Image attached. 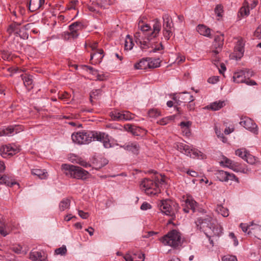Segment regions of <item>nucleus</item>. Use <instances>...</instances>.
<instances>
[{
	"mask_svg": "<svg viewBox=\"0 0 261 261\" xmlns=\"http://www.w3.org/2000/svg\"><path fill=\"white\" fill-rule=\"evenodd\" d=\"M138 28L141 31L137 32L134 34V37L136 43L139 45L142 50H145L150 47L152 48L150 53H155L158 50L163 49V45L160 43L159 47H153L154 39L156 38L161 30V24L157 19L153 20L152 25L153 30L148 24H143L140 21L138 23Z\"/></svg>",
	"mask_w": 261,
	"mask_h": 261,
	"instance_id": "f257e3e1",
	"label": "nucleus"
},
{
	"mask_svg": "<svg viewBox=\"0 0 261 261\" xmlns=\"http://www.w3.org/2000/svg\"><path fill=\"white\" fill-rule=\"evenodd\" d=\"M71 139L73 142L78 144H87L96 140L102 142L106 148L112 147L109 135L103 132L83 130L73 133L71 135Z\"/></svg>",
	"mask_w": 261,
	"mask_h": 261,
	"instance_id": "f03ea898",
	"label": "nucleus"
},
{
	"mask_svg": "<svg viewBox=\"0 0 261 261\" xmlns=\"http://www.w3.org/2000/svg\"><path fill=\"white\" fill-rule=\"evenodd\" d=\"M214 221L213 218L210 216L198 218L196 221L197 226L200 225V228L203 229L205 234L209 239L210 244L212 246H214V243L211 238L219 237L222 232V228L216 225Z\"/></svg>",
	"mask_w": 261,
	"mask_h": 261,
	"instance_id": "7ed1b4c3",
	"label": "nucleus"
},
{
	"mask_svg": "<svg viewBox=\"0 0 261 261\" xmlns=\"http://www.w3.org/2000/svg\"><path fill=\"white\" fill-rule=\"evenodd\" d=\"M61 169L66 175L73 178L85 180L89 175V172L86 170L73 165L63 164Z\"/></svg>",
	"mask_w": 261,
	"mask_h": 261,
	"instance_id": "20e7f679",
	"label": "nucleus"
},
{
	"mask_svg": "<svg viewBox=\"0 0 261 261\" xmlns=\"http://www.w3.org/2000/svg\"><path fill=\"white\" fill-rule=\"evenodd\" d=\"M159 240L164 245L170 246L173 249L178 248L182 244L180 233L175 229L168 232Z\"/></svg>",
	"mask_w": 261,
	"mask_h": 261,
	"instance_id": "39448f33",
	"label": "nucleus"
},
{
	"mask_svg": "<svg viewBox=\"0 0 261 261\" xmlns=\"http://www.w3.org/2000/svg\"><path fill=\"white\" fill-rule=\"evenodd\" d=\"M162 213L170 217L169 223H171L176 217V214L178 211V205L170 200H163L158 203Z\"/></svg>",
	"mask_w": 261,
	"mask_h": 261,
	"instance_id": "423d86ee",
	"label": "nucleus"
},
{
	"mask_svg": "<svg viewBox=\"0 0 261 261\" xmlns=\"http://www.w3.org/2000/svg\"><path fill=\"white\" fill-rule=\"evenodd\" d=\"M163 18V31L162 34L163 39L166 41L170 39V37L174 35V23L171 17L168 14H164Z\"/></svg>",
	"mask_w": 261,
	"mask_h": 261,
	"instance_id": "0eeeda50",
	"label": "nucleus"
},
{
	"mask_svg": "<svg viewBox=\"0 0 261 261\" xmlns=\"http://www.w3.org/2000/svg\"><path fill=\"white\" fill-rule=\"evenodd\" d=\"M141 189L144 191L145 193L150 196L155 195L160 192V189L158 188V183L154 180L148 178L144 179L140 184Z\"/></svg>",
	"mask_w": 261,
	"mask_h": 261,
	"instance_id": "6e6552de",
	"label": "nucleus"
},
{
	"mask_svg": "<svg viewBox=\"0 0 261 261\" xmlns=\"http://www.w3.org/2000/svg\"><path fill=\"white\" fill-rule=\"evenodd\" d=\"M83 28V25L81 22L76 21L69 26V32H64L63 37L65 39H69L70 38L75 39L79 35V32Z\"/></svg>",
	"mask_w": 261,
	"mask_h": 261,
	"instance_id": "1a4fd4ad",
	"label": "nucleus"
},
{
	"mask_svg": "<svg viewBox=\"0 0 261 261\" xmlns=\"http://www.w3.org/2000/svg\"><path fill=\"white\" fill-rule=\"evenodd\" d=\"M19 151V147L13 144L3 145L0 148V154L4 158L12 156Z\"/></svg>",
	"mask_w": 261,
	"mask_h": 261,
	"instance_id": "9d476101",
	"label": "nucleus"
},
{
	"mask_svg": "<svg viewBox=\"0 0 261 261\" xmlns=\"http://www.w3.org/2000/svg\"><path fill=\"white\" fill-rule=\"evenodd\" d=\"M240 124L254 135H257L258 133L257 125L249 117H245L241 118Z\"/></svg>",
	"mask_w": 261,
	"mask_h": 261,
	"instance_id": "9b49d317",
	"label": "nucleus"
},
{
	"mask_svg": "<svg viewBox=\"0 0 261 261\" xmlns=\"http://www.w3.org/2000/svg\"><path fill=\"white\" fill-rule=\"evenodd\" d=\"M23 129V127L22 125H11L0 129V136H13L22 131Z\"/></svg>",
	"mask_w": 261,
	"mask_h": 261,
	"instance_id": "f8f14e48",
	"label": "nucleus"
},
{
	"mask_svg": "<svg viewBox=\"0 0 261 261\" xmlns=\"http://www.w3.org/2000/svg\"><path fill=\"white\" fill-rule=\"evenodd\" d=\"M216 177L220 181L227 182L229 180L238 181V178L232 173L223 170H218L215 173Z\"/></svg>",
	"mask_w": 261,
	"mask_h": 261,
	"instance_id": "ddd939ff",
	"label": "nucleus"
},
{
	"mask_svg": "<svg viewBox=\"0 0 261 261\" xmlns=\"http://www.w3.org/2000/svg\"><path fill=\"white\" fill-rule=\"evenodd\" d=\"M244 73L243 70H240L234 73L233 82L236 83H245L249 86L256 85V83L253 80H247L244 77Z\"/></svg>",
	"mask_w": 261,
	"mask_h": 261,
	"instance_id": "4468645a",
	"label": "nucleus"
},
{
	"mask_svg": "<svg viewBox=\"0 0 261 261\" xmlns=\"http://www.w3.org/2000/svg\"><path fill=\"white\" fill-rule=\"evenodd\" d=\"M178 148L182 153L191 158L198 157L201 153V152L195 149L191 148L189 145L185 144H180Z\"/></svg>",
	"mask_w": 261,
	"mask_h": 261,
	"instance_id": "2eb2a0df",
	"label": "nucleus"
},
{
	"mask_svg": "<svg viewBox=\"0 0 261 261\" xmlns=\"http://www.w3.org/2000/svg\"><path fill=\"white\" fill-rule=\"evenodd\" d=\"M103 57V50L102 49H99L97 51H93L91 54L90 57V60L92 61V64H96L100 63Z\"/></svg>",
	"mask_w": 261,
	"mask_h": 261,
	"instance_id": "dca6fc26",
	"label": "nucleus"
},
{
	"mask_svg": "<svg viewBox=\"0 0 261 261\" xmlns=\"http://www.w3.org/2000/svg\"><path fill=\"white\" fill-rule=\"evenodd\" d=\"M189 94V93L187 92H183L179 94L177 97H174V99L176 101L178 105H180L181 102H186L189 101L191 102L194 100L193 95H189V97H187L185 95Z\"/></svg>",
	"mask_w": 261,
	"mask_h": 261,
	"instance_id": "f3484780",
	"label": "nucleus"
},
{
	"mask_svg": "<svg viewBox=\"0 0 261 261\" xmlns=\"http://www.w3.org/2000/svg\"><path fill=\"white\" fill-rule=\"evenodd\" d=\"M126 261H144L145 254L141 252H137L131 255L129 254H126L123 256Z\"/></svg>",
	"mask_w": 261,
	"mask_h": 261,
	"instance_id": "a211bd4d",
	"label": "nucleus"
},
{
	"mask_svg": "<svg viewBox=\"0 0 261 261\" xmlns=\"http://www.w3.org/2000/svg\"><path fill=\"white\" fill-rule=\"evenodd\" d=\"M30 258L34 261H47V256L44 252L40 251H32L30 254Z\"/></svg>",
	"mask_w": 261,
	"mask_h": 261,
	"instance_id": "6ab92c4d",
	"label": "nucleus"
},
{
	"mask_svg": "<svg viewBox=\"0 0 261 261\" xmlns=\"http://www.w3.org/2000/svg\"><path fill=\"white\" fill-rule=\"evenodd\" d=\"M20 77L23 81L24 86L28 90H30L33 88L34 85L32 75L27 74H21Z\"/></svg>",
	"mask_w": 261,
	"mask_h": 261,
	"instance_id": "aec40b11",
	"label": "nucleus"
},
{
	"mask_svg": "<svg viewBox=\"0 0 261 261\" xmlns=\"http://www.w3.org/2000/svg\"><path fill=\"white\" fill-rule=\"evenodd\" d=\"M244 42L242 39L238 40L235 47L234 51L237 58L241 59L244 53Z\"/></svg>",
	"mask_w": 261,
	"mask_h": 261,
	"instance_id": "412c9836",
	"label": "nucleus"
},
{
	"mask_svg": "<svg viewBox=\"0 0 261 261\" xmlns=\"http://www.w3.org/2000/svg\"><path fill=\"white\" fill-rule=\"evenodd\" d=\"M121 147L135 154H138L139 149V146L136 142H128L123 146H121Z\"/></svg>",
	"mask_w": 261,
	"mask_h": 261,
	"instance_id": "4be33fe9",
	"label": "nucleus"
},
{
	"mask_svg": "<svg viewBox=\"0 0 261 261\" xmlns=\"http://www.w3.org/2000/svg\"><path fill=\"white\" fill-rule=\"evenodd\" d=\"M45 3V0H30L29 10L34 12L40 8Z\"/></svg>",
	"mask_w": 261,
	"mask_h": 261,
	"instance_id": "5701e85b",
	"label": "nucleus"
},
{
	"mask_svg": "<svg viewBox=\"0 0 261 261\" xmlns=\"http://www.w3.org/2000/svg\"><path fill=\"white\" fill-rule=\"evenodd\" d=\"M197 32L201 35L211 38V29L203 24H199L196 28Z\"/></svg>",
	"mask_w": 261,
	"mask_h": 261,
	"instance_id": "b1692460",
	"label": "nucleus"
},
{
	"mask_svg": "<svg viewBox=\"0 0 261 261\" xmlns=\"http://www.w3.org/2000/svg\"><path fill=\"white\" fill-rule=\"evenodd\" d=\"M134 67L136 69H146L149 68V62L148 59L143 58L140 61L136 63L134 65Z\"/></svg>",
	"mask_w": 261,
	"mask_h": 261,
	"instance_id": "393cba45",
	"label": "nucleus"
},
{
	"mask_svg": "<svg viewBox=\"0 0 261 261\" xmlns=\"http://www.w3.org/2000/svg\"><path fill=\"white\" fill-rule=\"evenodd\" d=\"M248 234H253L259 240H261V225H255L252 226L251 230L248 231Z\"/></svg>",
	"mask_w": 261,
	"mask_h": 261,
	"instance_id": "a878e982",
	"label": "nucleus"
},
{
	"mask_svg": "<svg viewBox=\"0 0 261 261\" xmlns=\"http://www.w3.org/2000/svg\"><path fill=\"white\" fill-rule=\"evenodd\" d=\"M222 165L224 166L227 167L231 169H232L233 171H237L236 170V163H235L232 161L230 159L225 157L223 159V160L220 162Z\"/></svg>",
	"mask_w": 261,
	"mask_h": 261,
	"instance_id": "bb28decb",
	"label": "nucleus"
},
{
	"mask_svg": "<svg viewBox=\"0 0 261 261\" xmlns=\"http://www.w3.org/2000/svg\"><path fill=\"white\" fill-rule=\"evenodd\" d=\"M185 204L194 212L197 203L191 196H188L185 200Z\"/></svg>",
	"mask_w": 261,
	"mask_h": 261,
	"instance_id": "cd10ccee",
	"label": "nucleus"
},
{
	"mask_svg": "<svg viewBox=\"0 0 261 261\" xmlns=\"http://www.w3.org/2000/svg\"><path fill=\"white\" fill-rule=\"evenodd\" d=\"M31 173L41 179H45L47 176V173L45 170L33 169L31 170Z\"/></svg>",
	"mask_w": 261,
	"mask_h": 261,
	"instance_id": "c85d7f7f",
	"label": "nucleus"
},
{
	"mask_svg": "<svg viewBox=\"0 0 261 261\" xmlns=\"http://www.w3.org/2000/svg\"><path fill=\"white\" fill-rule=\"evenodd\" d=\"M224 106V101H215L214 102L211 103L210 105H208L207 108L208 109H211L213 111H217L223 107Z\"/></svg>",
	"mask_w": 261,
	"mask_h": 261,
	"instance_id": "c756f323",
	"label": "nucleus"
},
{
	"mask_svg": "<svg viewBox=\"0 0 261 261\" xmlns=\"http://www.w3.org/2000/svg\"><path fill=\"white\" fill-rule=\"evenodd\" d=\"M102 95V90L101 89L93 90L90 94V102L93 105V98L98 99Z\"/></svg>",
	"mask_w": 261,
	"mask_h": 261,
	"instance_id": "7c9ffc66",
	"label": "nucleus"
},
{
	"mask_svg": "<svg viewBox=\"0 0 261 261\" xmlns=\"http://www.w3.org/2000/svg\"><path fill=\"white\" fill-rule=\"evenodd\" d=\"M216 211L219 214H221L224 217L228 216V210L224 207L221 205H218L216 208Z\"/></svg>",
	"mask_w": 261,
	"mask_h": 261,
	"instance_id": "2f4dec72",
	"label": "nucleus"
},
{
	"mask_svg": "<svg viewBox=\"0 0 261 261\" xmlns=\"http://www.w3.org/2000/svg\"><path fill=\"white\" fill-rule=\"evenodd\" d=\"M149 62V68H155L160 66V62L159 59L148 58Z\"/></svg>",
	"mask_w": 261,
	"mask_h": 261,
	"instance_id": "473e14b6",
	"label": "nucleus"
},
{
	"mask_svg": "<svg viewBox=\"0 0 261 261\" xmlns=\"http://www.w3.org/2000/svg\"><path fill=\"white\" fill-rule=\"evenodd\" d=\"M134 43L133 42L132 38L130 37L129 35L126 36V38L125 40L124 48L125 50H130L133 48Z\"/></svg>",
	"mask_w": 261,
	"mask_h": 261,
	"instance_id": "72a5a7b5",
	"label": "nucleus"
},
{
	"mask_svg": "<svg viewBox=\"0 0 261 261\" xmlns=\"http://www.w3.org/2000/svg\"><path fill=\"white\" fill-rule=\"evenodd\" d=\"M70 204V201L69 199H64L62 200L59 204L60 210L61 211H64L66 209H67L69 207Z\"/></svg>",
	"mask_w": 261,
	"mask_h": 261,
	"instance_id": "f704fd0d",
	"label": "nucleus"
},
{
	"mask_svg": "<svg viewBox=\"0 0 261 261\" xmlns=\"http://www.w3.org/2000/svg\"><path fill=\"white\" fill-rule=\"evenodd\" d=\"M121 120H130L133 119V114L128 111H123L121 112Z\"/></svg>",
	"mask_w": 261,
	"mask_h": 261,
	"instance_id": "c9c22d12",
	"label": "nucleus"
},
{
	"mask_svg": "<svg viewBox=\"0 0 261 261\" xmlns=\"http://www.w3.org/2000/svg\"><path fill=\"white\" fill-rule=\"evenodd\" d=\"M15 184V182L9 181L7 176L5 175H0V184H5L8 186L12 187Z\"/></svg>",
	"mask_w": 261,
	"mask_h": 261,
	"instance_id": "e433bc0d",
	"label": "nucleus"
},
{
	"mask_svg": "<svg viewBox=\"0 0 261 261\" xmlns=\"http://www.w3.org/2000/svg\"><path fill=\"white\" fill-rule=\"evenodd\" d=\"M115 0H99L96 4L100 6L106 8L107 7L112 5Z\"/></svg>",
	"mask_w": 261,
	"mask_h": 261,
	"instance_id": "4c0bfd02",
	"label": "nucleus"
},
{
	"mask_svg": "<svg viewBox=\"0 0 261 261\" xmlns=\"http://www.w3.org/2000/svg\"><path fill=\"white\" fill-rule=\"evenodd\" d=\"M9 30H11V31L15 32V33L19 34V36L23 39H25V38H28V34H27V33H25V34L23 33L22 34V35H21L19 33H21V29H19V30L18 31L17 27H16L15 25H14V26H13L12 25H10V28L8 30V31H9Z\"/></svg>",
	"mask_w": 261,
	"mask_h": 261,
	"instance_id": "58836bf2",
	"label": "nucleus"
},
{
	"mask_svg": "<svg viewBox=\"0 0 261 261\" xmlns=\"http://www.w3.org/2000/svg\"><path fill=\"white\" fill-rule=\"evenodd\" d=\"M175 115L170 116L163 118L158 121V123L160 125H166L169 123V121L173 120L175 118Z\"/></svg>",
	"mask_w": 261,
	"mask_h": 261,
	"instance_id": "ea45409f",
	"label": "nucleus"
},
{
	"mask_svg": "<svg viewBox=\"0 0 261 261\" xmlns=\"http://www.w3.org/2000/svg\"><path fill=\"white\" fill-rule=\"evenodd\" d=\"M235 153L237 155L241 158L242 159L245 160V157H246V155L248 153V152L246 151V149L240 148V149H237Z\"/></svg>",
	"mask_w": 261,
	"mask_h": 261,
	"instance_id": "a19ab883",
	"label": "nucleus"
},
{
	"mask_svg": "<svg viewBox=\"0 0 261 261\" xmlns=\"http://www.w3.org/2000/svg\"><path fill=\"white\" fill-rule=\"evenodd\" d=\"M67 249L65 246L63 245L61 247L57 248L55 250L56 254L63 255L66 253Z\"/></svg>",
	"mask_w": 261,
	"mask_h": 261,
	"instance_id": "79ce46f5",
	"label": "nucleus"
},
{
	"mask_svg": "<svg viewBox=\"0 0 261 261\" xmlns=\"http://www.w3.org/2000/svg\"><path fill=\"white\" fill-rule=\"evenodd\" d=\"M112 119L115 121L121 120V112L115 111L111 113Z\"/></svg>",
	"mask_w": 261,
	"mask_h": 261,
	"instance_id": "37998d69",
	"label": "nucleus"
},
{
	"mask_svg": "<svg viewBox=\"0 0 261 261\" xmlns=\"http://www.w3.org/2000/svg\"><path fill=\"white\" fill-rule=\"evenodd\" d=\"M243 71L244 73V77L245 80H250L249 79L254 75L253 71L251 70L246 69L243 70Z\"/></svg>",
	"mask_w": 261,
	"mask_h": 261,
	"instance_id": "c03bdc74",
	"label": "nucleus"
},
{
	"mask_svg": "<svg viewBox=\"0 0 261 261\" xmlns=\"http://www.w3.org/2000/svg\"><path fill=\"white\" fill-rule=\"evenodd\" d=\"M244 160L250 164H253L255 163L256 159L254 156L248 152Z\"/></svg>",
	"mask_w": 261,
	"mask_h": 261,
	"instance_id": "a18cd8bd",
	"label": "nucleus"
},
{
	"mask_svg": "<svg viewBox=\"0 0 261 261\" xmlns=\"http://www.w3.org/2000/svg\"><path fill=\"white\" fill-rule=\"evenodd\" d=\"M239 13L242 16H246L249 14V9L247 7L243 6L241 8Z\"/></svg>",
	"mask_w": 261,
	"mask_h": 261,
	"instance_id": "49530a36",
	"label": "nucleus"
},
{
	"mask_svg": "<svg viewBox=\"0 0 261 261\" xmlns=\"http://www.w3.org/2000/svg\"><path fill=\"white\" fill-rule=\"evenodd\" d=\"M246 2L247 4V7L251 9L255 8L258 3L257 0H246Z\"/></svg>",
	"mask_w": 261,
	"mask_h": 261,
	"instance_id": "de8ad7c7",
	"label": "nucleus"
},
{
	"mask_svg": "<svg viewBox=\"0 0 261 261\" xmlns=\"http://www.w3.org/2000/svg\"><path fill=\"white\" fill-rule=\"evenodd\" d=\"M213 46L215 49L212 52L215 55H217L221 51L223 45H219V43L217 42V43H213Z\"/></svg>",
	"mask_w": 261,
	"mask_h": 261,
	"instance_id": "09e8293b",
	"label": "nucleus"
},
{
	"mask_svg": "<svg viewBox=\"0 0 261 261\" xmlns=\"http://www.w3.org/2000/svg\"><path fill=\"white\" fill-rule=\"evenodd\" d=\"M75 163L85 168L90 167V164L89 163L86 162L81 158H77L75 161Z\"/></svg>",
	"mask_w": 261,
	"mask_h": 261,
	"instance_id": "8fccbe9b",
	"label": "nucleus"
},
{
	"mask_svg": "<svg viewBox=\"0 0 261 261\" xmlns=\"http://www.w3.org/2000/svg\"><path fill=\"white\" fill-rule=\"evenodd\" d=\"M148 115L150 117H156L160 115V112L156 109H151L148 111Z\"/></svg>",
	"mask_w": 261,
	"mask_h": 261,
	"instance_id": "3c124183",
	"label": "nucleus"
},
{
	"mask_svg": "<svg viewBox=\"0 0 261 261\" xmlns=\"http://www.w3.org/2000/svg\"><path fill=\"white\" fill-rule=\"evenodd\" d=\"M224 38L223 35H217L215 37V39L213 43H219V45H223Z\"/></svg>",
	"mask_w": 261,
	"mask_h": 261,
	"instance_id": "603ef678",
	"label": "nucleus"
},
{
	"mask_svg": "<svg viewBox=\"0 0 261 261\" xmlns=\"http://www.w3.org/2000/svg\"><path fill=\"white\" fill-rule=\"evenodd\" d=\"M222 261H237V257L233 255H227L222 258Z\"/></svg>",
	"mask_w": 261,
	"mask_h": 261,
	"instance_id": "864d4df0",
	"label": "nucleus"
},
{
	"mask_svg": "<svg viewBox=\"0 0 261 261\" xmlns=\"http://www.w3.org/2000/svg\"><path fill=\"white\" fill-rule=\"evenodd\" d=\"M223 7L221 5H218L215 9V12L219 17L221 16V14L223 12Z\"/></svg>",
	"mask_w": 261,
	"mask_h": 261,
	"instance_id": "5fc2aeb1",
	"label": "nucleus"
},
{
	"mask_svg": "<svg viewBox=\"0 0 261 261\" xmlns=\"http://www.w3.org/2000/svg\"><path fill=\"white\" fill-rule=\"evenodd\" d=\"M253 225H251V226H249L247 225L246 224H243L241 223L240 225V227L242 228V230L245 233L247 232L248 229H249V231L251 230V227Z\"/></svg>",
	"mask_w": 261,
	"mask_h": 261,
	"instance_id": "6e6d98bb",
	"label": "nucleus"
},
{
	"mask_svg": "<svg viewBox=\"0 0 261 261\" xmlns=\"http://www.w3.org/2000/svg\"><path fill=\"white\" fill-rule=\"evenodd\" d=\"M255 37L258 39H261V24L257 28L254 33Z\"/></svg>",
	"mask_w": 261,
	"mask_h": 261,
	"instance_id": "4d7b16f0",
	"label": "nucleus"
},
{
	"mask_svg": "<svg viewBox=\"0 0 261 261\" xmlns=\"http://www.w3.org/2000/svg\"><path fill=\"white\" fill-rule=\"evenodd\" d=\"M78 3L79 1L77 0H72L68 5V9H75V7Z\"/></svg>",
	"mask_w": 261,
	"mask_h": 261,
	"instance_id": "13d9d810",
	"label": "nucleus"
},
{
	"mask_svg": "<svg viewBox=\"0 0 261 261\" xmlns=\"http://www.w3.org/2000/svg\"><path fill=\"white\" fill-rule=\"evenodd\" d=\"M160 177L156 176L154 179L155 182L156 181L158 183V188L159 189V185H162L165 182V179L162 175H160Z\"/></svg>",
	"mask_w": 261,
	"mask_h": 261,
	"instance_id": "bf43d9fd",
	"label": "nucleus"
},
{
	"mask_svg": "<svg viewBox=\"0 0 261 261\" xmlns=\"http://www.w3.org/2000/svg\"><path fill=\"white\" fill-rule=\"evenodd\" d=\"M0 234L4 237L6 236L8 233L5 230V224L4 222V225H1L0 226Z\"/></svg>",
	"mask_w": 261,
	"mask_h": 261,
	"instance_id": "052dcab7",
	"label": "nucleus"
},
{
	"mask_svg": "<svg viewBox=\"0 0 261 261\" xmlns=\"http://www.w3.org/2000/svg\"><path fill=\"white\" fill-rule=\"evenodd\" d=\"M151 208V205L146 202H143L140 207V208L143 211H145V210L150 209Z\"/></svg>",
	"mask_w": 261,
	"mask_h": 261,
	"instance_id": "680f3d73",
	"label": "nucleus"
},
{
	"mask_svg": "<svg viewBox=\"0 0 261 261\" xmlns=\"http://www.w3.org/2000/svg\"><path fill=\"white\" fill-rule=\"evenodd\" d=\"M219 81L218 76H213L208 79L207 82L211 84H216Z\"/></svg>",
	"mask_w": 261,
	"mask_h": 261,
	"instance_id": "e2e57ef3",
	"label": "nucleus"
},
{
	"mask_svg": "<svg viewBox=\"0 0 261 261\" xmlns=\"http://www.w3.org/2000/svg\"><path fill=\"white\" fill-rule=\"evenodd\" d=\"M13 250L14 252L17 254H20L23 252L22 247L19 245L18 246L14 247Z\"/></svg>",
	"mask_w": 261,
	"mask_h": 261,
	"instance_id": "0e129e2a",
	"label": "nucleus"
},
{
	"mask_svg": "<svg viewBox=\"0 0 261 261\" xmlns=\"http://www.w3.org/2000/svg\"><path fill=\"white\" fill-rule=\"evenodd\" d=\"M79 216L83 219H87L88 216L89 214L87 213H85L83 212V211L80 210L79 211Z\"/></svg>",
	"mask_w": 261,
	"mask_h": 261,
	"instance_id": "69168bd1",
	"label": "nucleus"
},
{
	"mask_svg": "<svg viewBox=\"0 0 261 261\" xmlns=\"http://www.w3.org/2000/svg\"><path fill=\"white\" fill-rule=\"evenodd\" d=\"M187 173L192 177H197L198 176V173L197 172L192 170H188Z\"/></svg>",
	"mask_w": 261,
	"mask_h": 261,
	"instance_id": "338daca9",
	"label": "nucleus"
},
{
	"mask_svg": "<svg viewBox=\"0 0 261 261\" xmlns=\"http://www.w3.org/2000/svg\"><path fill=\"white\" fill-rule=\"evenodd\" d=\"M9 70L12 73H16L19 72L20 71V69L17 67H12L9 69Z\"/></svg>",
	"mask_w": 261,
	"mask_h": 261,
	"instance_id": "774afa93",
	"label": "nucleus"
}]
</instances>
